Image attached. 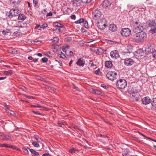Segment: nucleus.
<instances>
[{
    "instance_id": "f257e3e1",
    "label": "nucleus",
    "mask_w": 156,
    "mask_h": 156,
    "mask_svg": "<svg viewBox=\"0 0 156 156\" xmlns=\"http://www.w3.org/2000/svg\"><path fill=\"white\" fill-rule=\"evenodd\" d=\"M140 28L141 31L137 32V43L143 42L147 37L146 33L142 31L144 29L143 26H141L140 27V26H139L138 27L137 26V30L139 29L140 30ZM137 31L138 30H137Z\"/></svg>"
},
{
    "instance_id": "f03ea898",
    "label": "nucleus",
    "mask_w": 156,
    "mask_h": 156,
    "mask_svg": "<svg viewBox=\"0 0 156 156\" xmlns=\"http://www.w3.org/2000/svg\"><path fill=\"white\" fill-rule=\"evenodd\" d=\"M126 81L124 79H120L116 83L117 87L120 89H124L127 86Z\"/></svg>"
},
{
    "instance_id": "7ed1b4c3",
    "label": "nucleus",
    "mask_w": 156,
    "mask_h": 156,
    "mask_svg": "<svg viewBox=\"0 0 156 156\" xmlns=\"http://www.w3.org/2000/svg\"><path fill=\"white\" fill-rule=\"evenodd\" d=\"M21 11L17 9H12L9 12V14L8 17L11 18L14 16H18L21 13Z\"/></svg>"
},
{
    "instance_id": "20e7f679",
    "label": "nucleus",
    "mask_w": 156,
    "mask_h": 156,
    "mask_svg": "<svg viewBox=\"0 0 156 156\" xmlns=\"http://www.w3.org/2000/svg\"><path fill=\"white\" fill-rule=\"evenodd\" d=\"M106 76L108 80L113 81L116 79L118 76L117 73L115 72L110 71L107 73Z\"/></svg>"
},
{
    "instance_id": "39448f33",
    "label": "nucleus",
    "mask_w": 156,
    "mask_h": 156,
    "mask_svg": "<svg viewBox=\"0 0 156 156\" xmlns=\"http://www.w3.org/2000/svg\"><path fill=\"white\" fill-rule=\"evenodd\" d=\"M101 12L98 9H96L93 12L92 16L94 20H99L101 19Z\"/></svg>"
},
{
    "instance_id": "423d86ee",
    "label": "nucleus",
    "mask_w": 156,
    "mask_h": 156,
    "mask_svg": "<svg viewBox=\"0 0 156 156\" xmlns=\"http://www.w3.org/2000/svg\"><path fill=\"white\" fill-rule=\"evenodd\" d=\"M106 20L104 19H102L99 20L98 22V28L101 30L105 29L106 26Z\"/></svg>"
},
{
    "instance_id": "0eeeda50",
    "label": "nucleus",
    "mask_w": 156,
    "mask_h": 156,
    "mask_svg": "<svg viewBox=\"0 0 156 156\" xmlns=\"http://www.w3.org/2000/svg\"><path fill=\"white\" fill-rule=\"evenodd\" d=\"M131 30L129 28H122L120 31L121 34L123 36L127 37L131 34Z\"/></svg>"
},
{
    "instance_id": "6e6552de",
    "label": "nucleus",
    "mask_w": 156,
    "mask_h": 156,
    "mask_svg": "<svg viewBox=\"0 0 156 156\" xmlns=\"http://www.w3.org/2000/svg\"><path fill=\"white\" fill-rule=\"evenodd\" d=\"M133 63V60L131 58H126L124 59V63L126 66H131Z\"/></svg>"
},
{
    "instance_id": "1a4fd4ad",
    "label": "nucleus",
    "mask_w": 156,
    "mask_h": 156,
    "mask_svg": "<svg viewBox=\"0 0 156 156\" xmlns=\"http://www.w3.org/2000/svg\"><path fill=\"white\" fill-rule=\"evenodd\" d=\"M111 57L113 59H116L119 56L117 50H114L111 51L110 53Z\"/></svg>"
},
{
    "instance_id": "9d476101",
    "label": "nucleus",
    "mask_w": 156,
    "mask_h": 156,
    "mask_svg": "<svg viewBox=\"0 0 156 156\" xmlns=\"http://www.w3.org/2000/svg\"><path fill=\"white\" fill-rule=\"evenodd\" d=\"M147 27L153 28L156 27V23L154 20H149L146 22Z\"/></svg>"
},
{
    "instance_id": "9b49d317",
    "label": "nucleus",
    "mask_w": 156,
    "mask_h": 156,
    "mask_svg": "<svg viewBox=\"0 0 156 156\" xmlns=\"http://www.w3.org/2000/svg\"><path fill=\"white\" fill-rule=\"evenodd\" d=\"M85 63V60L82 58H80L76 62V64L79 66L83 67Z\"/></svg>"
},
{
    "instance_id": "f8f14e48",
    "label": "nucleus",
    "mask_w": 156,
    "mask_h": 156,
    "mask_svg": "<svg viewBox=\"0 0 156 156\" xmlns=\"http://www.w3.org/2000/svg\"><path fill=\"white\" fill-rule=\"evenodd\" d=\"M12 136L10 134H5L3 133L2 132V134L0 135V137L2 140H8L11 138Z\"/></svg>"
},
{
    "instance_id": "ddd939ff",
    "label": "nucleus",
    "mask_w": 156,
    "mask_h": 156,
    "mask_svg": "<svg viewBox=\"0 0 156 156\" xmlns=\"http://www.w3.org/2000/svg\"><path fill=\"white\" fill-rule=\"evenodd\" d=\"M93 51L98 55H100L104 52L103 49L101 48H94Z\"/></svg>"
},
{
    "instance_id": "4468645a",
    "label": "nucleus",
    "mask_w": 156,
    "mask_h": 156,
    "mask_svg": "<svg viewBox=\"0 0 156 156\" xmlns=\"http://www.w3.org/2000/svg\"><path fill=\"white\" fill-rule=\"evenodd\" d=\"M142 102L144 104L147 105L149 104L151 102V100L149 97H145L143 98Z\"/></svg>"
},
{
    "instance_id": "2eb2a0df",
    "label": "nucleus",
    "mask_w": 156,
    "mask_h": 156,
    "mask_svg": "<svg viewBox=\"0 0 156 156\" xmlns=\"http://www.w3.org/2000/svg\"><path fill=\"white\" fill-rule=\"evenodd\" d=\"M81 1L80 0H72L73 5L74 7H80L81 5Z\"/></svg>"
},
{
    "instance_id": "dca6fc26",
    "label": "nucleus",
    "mask_w": 156,
    "mask_h": 156,
    "mask_svg": "<svg viewBox=\"0 0 156 156\" xmlns=\"http://www.w3.org/2000/svg\"><path fill=\"white\" fill-rule=\"evenodd\" d=\"M144 55V52L142 49H139L137 50V59L142 58Z\"/></svg>"
},
{
    "instance_id": "f3484780",
    "label": "nucleus",
    "mask_w": 156,
    "mask_h": 156,
    "mask_svg": "<svg viewBox=\"0 0 156 156\" xmlns=\"http://www.w3.org/2000/svg\"><path fill=\"white\" fill-rule=\"evenodd\" d=\"M111 5L109 0H105L102 3V6L104 8H106Z\"/></svg>"
},
{
    "instance_id": "a211bd4d",
    "label": "nucleus",
    "mask_w": 156,
    "mask_h": 156,
    "mask_svg": "<svg viewBox=\"0 0 156 156\" xmlns=\"http://www.w3.org/2000/svg\"><path fill=\"white\" fill-rule=\"evenodd\" d=\"M133 91L130 92V91L129 90L130 89H128V91L130 92V93L131 94V97L132 98H134L136 101V90L134 91L133 88Z\"/></svg>"
},
{
    "instance_id": "6ab92c4d",
    "label": "nucleus",
    "mask_w": 156,
    "mask_h": 156,
    "mask_svg": "<svg viewBox=\"0 0 156 156\" xmlns=\"http://www.w3.org/2000/svg\"><path fill=\"white\" fill-rule=\"evenodd\" d=\"M109 29L112 31H115L117 30V27L116 25L114 24H111L109 26Z\"/></svg>"
},
{
    "instance_id": "aec40b11",
    "label": "nucleus",
    "mask_w": 156,
    "mask_h": 156,
    "mask_svg": "<svg viewBox=\"0 0 156 156\" xmlns=\"http://www.w3.org/2000/svg\"><path fill=\"white\" fill-rule=\"evenodd\" d=\"M105 66L107 68H111L112 66V62L110 61H106L105 63Z\"/></svg>"
},
{
    "instance_id": "412c9836",
    "label": "nucleus",
    "mask_w": 156,
    "mask_h": 156,
    "mask_svg": "<svg viewBox=\"0 0 156 156\" xmlns=\"http://www.w3.org/2000/svg\"><path fill=\"white\" fill-rule=\"evenodd\" d=\"M53 26L54 27H58L60 28H63L64 27V26L63 25L59 23L58 22L53 23Z\"/></svg>"
},
{
    "instance_id": "4be33fe9",
    "label": "nucleus",
    "mask_w": 156,
    "mask_h": 156,
    "mask_svg": "<svg viewBox=\"0 0 156 156\" xmlns=\"http://www.w3.org/2000/svg\"><path fill=\"white\" fill-rule=\"evenodd\" d=\"M21 0H10V2L14 5H16L20 3Z\"/></svg>"
},
{
    "instance_id": "5701e85b",
    "label": "nucleus",
    "mask_w": 156,
    "mask_h": 156,
    "mask_svg": "<svg viewBox=\"0 0 156 156\" xmlns=\"http://www.w3.org/2000/svg\"><path fill=\"white\" fill-rule=\"evenodd\" d=\"M26 18V16L23 14H20L18 15V17L17 19L19 20H24Z\"/></svg>"
},
{
    "instance_id": "b1692460",
    "label": "nucleus",
    "mask_w": 156,
    "mask_h": 156,
    "mask_svg": "<svg viewBox=\"0 0 156 156\" xmlns=\"http://www.w3.org/2000/svg\"><path fill=\"white\" fill-rule=\"evenodd\" d=\"M14 23H15V24L13 26V27H18L19 28H20V21H18V22H16L15 21Z\"/></svg>"
},
{
    "instance_id": "393cba45",
    "label": "nucleus",
    "mask_w": 156,
    "mask_h": 156,
    "mask_svg": "<svg viewBox=\"0 0 156 156\" xmlns=\"http://www.w3.org/2000/svg\"><path fill=\"white\" fill-rule=\"evenodd\" d=\"M60 28H56L52 30V31L54 33L59 34L61 32V30Z\"/></svg>"
},
{
    "instance_id": "a878e982",
    "label": "nucleus",
    "mask_w": 156,
    "mask_h": 156,
    "mask_svg": "<svg viewBox=\"0 0 156 156\" xmlns=\"http://www.w3.org/2000/svg\"><path fill=\"white\" fill-rule=\"evenodd\" d=\"M66 54L68 56H71L72 55H73V52L69 50L66 51Z\"/></svg>"
},
{
    "instance_id": "bb28decb",
    "label": "nucleus",
    "mask_w": 156,
    "mask_h": 156,
    "mask_svg": "<svg viewBox=\"0 0 156 156\" xmlns=\"http://www.w3.org/2000/svg\"><path fill=\"white\" fill-rule=\"evenodd\" d=\"M137 133H138L139 134L138 135H137V136H138L139 138H142V137H146V136L144 134L139 131H137Z\"/></svg>"
},
{
    "instance_id": "cd10ccee",
    "label": "nucleus",
    "mask_w": 156,
    "mask_h": 156,
    "mask_svg": "<svg viewBox=\"0 0 156 156\" xmlns=\"http://www.w3.org/2000/svg\"><path fill=\"white\" fill-rule=\"evenodd\" d=\"M84 19L83 18H81L79 20L76 21L75 23L76 24H80L83 23V22H84Z\"/></svg>"
},
{
    "instance_id": "c85d7f7f",
    "label": "nucleus",
    "mask_w": 156,
    "mask_h": 156,
    "mask_svg": "<svg viewBox=\"0 0 156 156\" xmlns=\"http://www.w3.org/2000/svg\"><path fill=\"white\" fill-rule=\"evenodd\" d=\"M69 47L68 45H66L64 47H62V50L63 51L65 52H66V51L69 50Z\"/></svg>"
},
{
    "instance_id": "c756f323",
    "label": "nucleus",
    "mask_w": 156,
    "mask_h": 156,
    "mask_svg": "<svg viewBox=\"0 0 156 156\" xmlns=\"http://www.w3.org/2000/svg\"><path fill=\"white\" fill-rule=\"evenodd\" d=\"M36 141H33L32 142V144L34 146L36 147H40V145Z\"/></svg>"
},
{
    "instance_id": "7c9ffc66",
    "label": "nucleus",
    "mask_w": 156,
    "mask_h": 156,
    "mask_svg": "<svg viewBox=\"0 0 156 156\" xmlns=\"http://www.w3.org/2000/svg\"><path fill=\"white\" fill-rule=\"evenodd\" d=\"M52 42L55 44L59 40V38L58 37H55L52 39Z\"/></svg>"
},
{
    "instance_id": "2f4dec72",
    "label": "nucleus",
    "mask_w": 156,
    "mask_h": 156,
    "mask_svg": "<svg viewBox=\"0 0 156 156\" xmlns=\"http://www.w3.org/2000/svg\"><path fill=\"white\" fill-rule=\"evenodd\" d=\"M10 30L9 29H6L5 30H3L2 31V34L4 35H6L7 34L9 33Z\"/></svg>"
},
{
    "instance_id": "473e14b6",
    "label": "nucleus",
    "mask_w": 156,
    "mask_h": 156,
    "mask_svg": "<svg viewBox=\"0 0 156 156\" xmlns=\"http://www.w3.org/2000/svg\"><path fill=\"white\" fill-rule=\"evenodd\" d=\"M45 55V56L50 57H52L53 55V54L49 51L46 52Z\"/></svg>"
},
{
    "instance_id": "72a5a7b5",
    "label": "nucleus",
    "mask_w": 156,
    "mask_h": 156,
    "mask_svg": "<svg viewBox=\"0 0 156 156\" xmlns=\"http://www.w3.org/2000/svg\"><path fill=\"white\" fill-rule=\"evenodd\" d=\"M34 138L36 140L37 142H40L41 141V139L39 138L37 136L34 135Z\"/></svg>"
},
{
    "instance_id": "f704fd0d",
    "label": "nucleus",
    "mask_w": 156,
    "mask_h": 156,
    "mask_svg": "<svg viewBox=\"0 0 156 156\" xmlns=\"http://www.w3.org/2000/svg\"><path fill=\"white\" fill-rule=\"evenodd\" d=\"M20 28L26 27H27V24L22 21H20Z\"/></svg>"
},
{
    "instance_id": "c9c22d12",
    "label": "nucleus",
    "mask_w": 156,
    "mask_h": 156,
    "mask_svg": "<svg viewBox=\"0 0 156 156\" xmlns=\"http://www.w3.org/2000/svg\"><path fill=\"white\" fill-rule=\"evenodd\" d=\"M83 26H84L86 28H88V22L86 20H84L82 24Z\"/></svg>"
},
{
    "instance_id": "e433bc0d",
    "label": "nucleus",
    "mask_w": 156,
    "mask_h": 156,
    "mask_svg": "<svg viewBox=\"0 0 156 156\" xmlns=\"http://www.w3.org/2000/svg\"><path fill=\"white\" fill-rule=\"evenodd\" d=\"M152 34H154L156 33V27H154L151 28L150 30Z\"/></svg>"
},
{
    "instance_id": "4c0bfd02",
    "label": "nucleus",
    "mask_w": 156,
    "mask_h": 156,
    "mask_svg": "<svg viewBox=\"0 0 156 156\" xmlns=\"http://www.w3.org/2000/svg\"><path fill=\"white\" fill-rule=\"evenodd\" d=\"M152 104L155 107H156V97L153 98Z\"/></svg>"
},
{
    "instance_id": "58836bf2",
    "label": "nucleus",
    "mask_w": 156,
    "mask_h": 156,
    "mask_svg": "<svg viewBox=\"0 0 156 156\" xmlns=\"http://www.w3.org/2000/svg\"><path fill=\"white\" fill-rule=\"evenodd\" d=\"M3 73L5 75L11 74H12V70H9L8 71H3Z\"/></svg>"
},
{
    "instance_id": "ea45409f",
    "label": "nucleus",
    "mask_w": 156,
    "mask_h": 156,
    "mask_svg": "<svg viewBox=\"0 0 156 156\" xmlns=\"http://www.w3.org/2000/svg\"><path fill=\"white\" fill-rule=\"evenodd\" d=\"M92 92L96 94H97L100 95L101 93L98 90H93Z\"/></svg>"
},
{
    "instance_id": "a19ab883",
    "label": "nucleus",
    "mask_w": 156,
    "mask_h": 156,
    "mask_svg": "<svg viewBox=\"0 0 156 156\" xmlns=\"http://www.w3.org/2000/svg\"><path fill=\"white\" fill-rule=\"evenodd\" d=\"M0 147H11L10 145H9V144H0Z\"/></svg>"
},
{
    "instance_id": "79ce46f5",
    "label": "nucleus",
    "mask_w": 156,
    "mask_h": 156,
    "mask_svg": "<svg viewBox=\"0 0 156 156\" xmlns=\"http://www.w3.org/2000/svg\"><path fill=\"white\" fill-rule=\"evenodd\" d=\"M92 0H81V2L83 3H90Z\"/></svg>"
},
{
    "instance_id": "37998d69",
    "label": "nucleus",
    "mask_w": 156,
    "mask_h": 156,
    "mask_svg": "<svg viewBox=\"0 0 156 156\" xmlns=\"http://www.w3.org/2000/svg\"><path fill=\"white\" fill-rule=\"evenodd\" d=\"M9 52L10 53L13 54H17V51H16L13 49H12L10 50L9 51Z\"/></svg>"
},
{
    "instance_id": "c03bdc74",
    "label": "nucleus",
    "mask_w": 156,
    "mask_h": 156,
    "mask_svg": "<svg viewBox=\"0 0 156 156\" xmlns=\"http://www.w3.org/2000/svg\"><path fill=\"white\" fill-rule=\"evenodd\" d=\"M7 113L9 114H10V115H12L14 116L15 115V114L14 112L12 110H10L9 111H8L7 112Z\"/></svg>"
},
{
    "instance_id": "a18cd8bd",
    "label": "nucleus",
    "mask_w": 156,
    "mask_h": 156,
    "mask_svg": "<svg viewBox=\"0 0 156 156\" xmlns=\"http://www.w3.org/2000/svg\"><path fill=\"white\" fill-rule=\"evenodd\" d=\"M100 136L101 137H102L104 138H105V140L106 141H108L109 140L108 138V137L107 136H102L101 135H100Z\"/></svg>"
},
{
    "instance_id": "49530a36",
    "label": "nucleus",
    "mask_w": 156,
    "mask_h": 156,
    "mask_svg": "<svg viewBox=\"0 0 156 156\" xmlns=\"http://www.w3.org/2000/svg\"><path fill=\"white\" fill-rule=\"evenodd\" d=\"M42 61L44 62H46L48 61V59L47 58L44 57L41 59Z\"/></svg>"
},
{
    "instance_id": "de8ad7c7",
    "label": "nucleus",
    "mask_w": 156,
    "mask_h": 156,
    "mask_svg": "<svg viewBox=\"0 0 156 156\" xmlns=\"http://www.w3.org/2000/svg\"><path fill=\"white\" fill-rule=\"evenodd\" d=\"M23 152L25 154H27L29 152L28 150L25 148H23Z\"/></svg>"
},
{
    "instance_id": "09e8293b",
    "label": "nucleus",
    "mask_w": 156,
    "mask_h": 156,
    "mask_svg": "<svg viewBox=\"0 0 156 156\" xmlns=\"http://www.w3.org/2000/svg\"><path fill=\"white\" fill-rule=\"evenodd\" d=\"M76 151V150L75 149L73 148L70 149L69 150V152L70 153H74Z\"/></svg>"
},
{
    "instance_id": "8fccbe9b",
    "label": "nucleus",
    "mask_w": 156,
    "mask_h": 156,
    "mask_svg": "<svg viewBox=\"0 0 156 156\" xmlns=\"http://www.w3.org/2000/svg\"><path fill=\"white\" fill-rule=\"evenodd\" d=\"M58 125L60 127H62L63 125H64V124L63 122H58Z\"/></svg>"
},
{
    "instance_id": "3c124183",
    "label": "nucleus",
    "mask_w": 156,
    "mask_h": 156,
    "mask_svg": "<svg viewBox=\"0 0 156 156\" xmlns=\"http://www.w3.org/2000/svg\"><path fill=\"white\" fill-rule=\"evenodd\" d=\"M20 88L22 89L23 91H24L25 92H26V88L23 86H21L20 87Z\"/></svg>"
},
{
    "instance_id": "603ef678",
    "label": "nucleus",
    "mask_w": 156,
    "mask_h": 156,
    "mask_svg": "<svg viewBox=\"0 0 156 156\" xmlns=\"http://www.w3.org/2000/svg\"><path fill=\"white\" fill-rule=\"evenodd\" d=\"M28 149H29L30 151V152L31 153L33 154H34V153H35L36 152V151L33 149H29V148H28Z\"/></svg>"
},
{
    "instance_id": "864d4df0",
    "label": "nucleus",
    "mask_w": 156,
    "mask_h": 156,
    "mask_svg": "<svg viewBox=\"0 0 156 156\" xmlns=\"http://www.w3.org/2000/svg\"><path fill=\"white\" fill-rule=\"evenodd\" d=\"M152 55L154 58H156V50L153 52Z\"/></svg>"
},
{
    "instance_id": "5fc2aeb1",
    "label": "nucleus",
    "mask_w": 156,
    "mask_h": 156,
    "mask_svg": "<svg viewBox=\"0 0 156 156\" xmlns=\"http://www.w3.org/2000/svg\"><path fill=\"white\" fill-rule=\"evenodd\" d=\"M48 26V25L47 24H43L41 27V28H44L47 27Z\"/></svg>"
},
{
    "instance_id": "6e6d98bb",
    "label": "nucleus",
    "mask_w": 156,
    "mask_h": 156,
    "mask_svg": "<svg viewBox=\"0 0 156 156\" xmlns=\"http://www.w3.org/2000/svg\"><path fill=\"white\" fill-rule=\"evenodd\" d=\"M73 88L74 89H75L76 90L80 91V90H79V88L78 87L74 85H73Z\"/></svg>"
},
{
    "instance_id": "4d7b16f0",
    "label": "nucleus",
    "mask_w": 156,
    "mask_h": 156,
    "mask_svg": "<svg viewBox=\"0 0 156 156\" xmlns=\"http://www.w3.org/2000/svg\"><path fill=\"white\" fill-rule=\"evenodd\" d=\"M70 18L72 20H75L76 18V16L74 15H73L70 16Z\"/></svg>"
},
{
    "instance_id": "13d9d810",
    "label": "nucleus",
    "mask_w": 156,
    "mask_h": 156,
    "mask_svg": "<svg viewBox=\"0 0 156 156\" xmlns=\"http://www.w3.org/2000/svg\"><path fill=\"white\" fill-rule=\"evenodd\" d=\"M33 2L35 6L37 3V0H33Z\"/></svg>"
},
{
    "instance_id": "bf43d9fd",
    "label": "nucleus",
    "mask_w": 156,
    "mask_h": 156,
    "mask_svg": "<svg viewBox=\"0 0 156 156\" xmlns=\"http://www.w3.org/2000/svg\"><path fill=\"white\" fill-rule=\"evenodd\" d=\"M101 87L105 89H107V86L104 84H101Z\"/></svg>"
},
{
    "instance_id": "052dcab7",
    "label": "nucleus",
    "mask_w": 156,
    "mask_h": 156,
    "mask_svg": "<svg viewBox=\"0 0 156 156\" xmlns=\"http://www.w3.org/2000/svg\"><path fill=\"white\" fill-rule=\"evenodd\" d=\"M52 13L51 12H50L49 13H47L46 16H52Z\"/></svg>"
},
{
    "instance_id": "680f3d73",
    "label": "nucleus",
    "mask_w": 156,
    "mask_h": 156,
    "mask_svg": "<svg viewBox=\"0 0 156 156\" xmlns=\"http://www.w3.org/2000/svg\"><path fill=\"white\" fill-rule=\"evenodd\" d=\"M4 108L5 110L7 111L9 109V106L8 105H6L5 106Z\"/></svg>"
},
{
    "instance_id": "e2e57ef3",
    "label": "nucleus",
    "mask_w": 156,
    "mask_h": 156,
    "mask_svg": "<svg viewBox=\"0 0 156 156\" xmlns=\"http://www.w3.org/2000/svg\"><path fill=\"white\" fill-rule=\"evenodd\" d=\"M34 156H40L39 153L37 152L36 151V152L34 153Z\"/></svg>"
},
{
    "instance_id": "0e129e2a",
    "label": "nucleus",
    "mask_w": 156,
    "mask_h": 156,
    "mask_svg": "<svg viewBox=\"0 0 156 156\" xmlns=\"http://www.w3.org/2000/svg\"><path fill=\"white\" fill-rule=\"evenodd\" d=\"M48 89L49 90H51L52 91H54L55 90V88H54L53 87H49V88H48Z\"/></svg>"
},
{
    "instance_id": "69168bd1",
    "label": "nucleus",
    "mask_w": 156,
    "mask_h": 156,
    "mask_svg": "<svg viewBox=\"0 0 156 156\" xmlns=\"http://www.w3.org/2000/svg\"><path fill=\"white\" fill-rule=\"evenodd\" d=\"M42 156H50V155L48 154H43Z\"/></svg>"
},
{
    "instance_id": "338daca9",
    "label": "nucleus",
    "mask_w": 156,
    "mask_h": 156,
    "mask_svg": "<svg viewBox=\"0 0 156 156\" xmlns=\"http://www.w3.org/2000/svg\"><path fill=\"white\" fill-rule=\"evenodd\" d=\"M58 63L60 66H62V61H58Z\"/></svg>"
},
{
    "instance_id": "774afa93",
    "label": "nucleus",
    "mask_w": 156,
    "mask_h": 156,
    "mask_svg": "<svg viewBox=\"0 0 156 156\" xmlns=\"http://www.w3.org/2000/svg\"><path fill=\"white\" fill-rule=\"evenodd\" d=\"M36 55L39 57H42V54L40 53H37Z\"/></svg>"
}]
</instances>
